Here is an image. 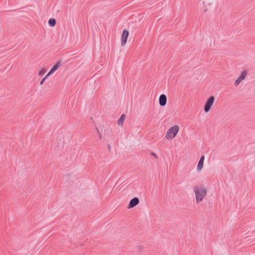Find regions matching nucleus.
<instances>
[{
  "label": "nucleus",
  "mask_w": 255,
  "mask_h": 255,
  "mask_svg": "<svg viewBox=\"0 0 255 255\" xmlns=\"http://www.w3.org/2000/svg\"><path fill=\"white\" fill-rule=\"evenodd\" d=\"M180 130L178 125H174L170 127L166 131L165 134V138L167 140H172L177 135Z\"/></svg>",
  "instance_id": "2"
},
{
  "label": "nucleus",
  "mask_w": 255,
  "mask_h": 255,
  "mask_svg": "<svg viewBox=\"0 0 255 255\" xmlns=\"http://www.w3.org/2000/svg\"><path fill=\"white\" fill-rule=\"evenodd\" d=\"M151 154L152 156H154L155 157H156V158L157 157V155H156V154L155 153H154V152H151Z\"/></svg>",
  "instance_id": "14"
},
{
  "label": "nucleus",
  "mask_w": 255,
  "mask_h": 255,
  "mask_svg": "<svg viewBox=\"0 0 255 255\" xmlns=\"http://www.w3.org/2000/svg\"><path fill=\"white\" fill-rule=\"evenodd\" d=\"M193 192L195 194L196 201L197 203L202 202L208 194V188L203 185L194 186Z\"/></svg>",
  "instance_id": "1"
},
{
  "label": "nucleus",
  "mask_w": 255,
  "mask_h": 255,
  "mask_svg": "<svg viewBox=\"0 0 255 255\" xmlns=\"http://www.w3.org/2000/svg\"><path fill=\"white\" fill-rule=\"evenodd\" d=\"M205 156L202 155L198 161L197 166V171L199 172L202 171L204 167V163L205 160Z\"/></svg>",
  "instance_id": "6"
},
{
  "label": "nucleus",
  "mask_w": 255,
  "mask_h": 255,
  "mask_svg": "<svg viewBox=\"0 0 255 255\" xmlns=\"http://www.w3.org/2000/svg\"><path fill=\"white\" fill-rule=\"evenodd\" d=\"M215 98L213 96L208 97L204 105L203 110L205 113L210 112L214 104Z\"/></svg>",
  "instance_id": "3"
},
{
  "label": "nucleus",
  "mask_w": 255,
  "mask_h": 255,
  "mask_svg": "<svg viewBox=\"0 0 255 255\" xmlns=\"http://www.w3.org/2000/svg\"><path fill=\"white\" fill-rule=\"evenodd\" d=\"M247 73L246 71H242L241 73V75L238 77V78L235 82V86H237L239 85V84L245 79L247 76Z\"/></svg>",
  "instance_id": "7"
},
{
  "label": "nucleus",
  "mask_w": 255,
  "mask_h": 255,
  "mask_svg": "<svg viewBox=\"0 0 255 255\" xmlns=\"http://www.w3.org/2000/svg\"><path fill=\"white\" fill-rule=\"evenodd\" d=\"M126 116L125 115H122L120 119L118 120L117 124L119 126L122 127L125 120Z\"/></svg>",
  "instance_id": "10"
},
{
  "label": "nucleus",
  "mask_w": 255,
  "mask_h": 255,
  "mask_svg": "<svg viewBox=\"0 0 255 255\" xmlns=\"http://www.w3.org/2000/svg\"><path fill=\"white\" fill-rule=\"evenodd\" d=\"M61 66V62H57L54 66H53V67L51 69L50 71L47 74V76H50L53 73H54L57 69L60 67Z\"/></svg>",
  "instance_id": "9"
},
{
  "label": "nucleus",
  "mask_w": 255,
  "mask_h": 255,
  "mask_svg": "<svg viewBox=\"0 0 255 255\" xmlns=\"http://www.w3.org/2000/svg\"><path fill=\"white\" fill-rule=\"evenodd\" d=\"M46 72V69L44 68H42L39 72V75H42Z\"/></svg>",
  "instance_id": "12"
},
{
  "label": "nucleus",
  "mask_w": 255,
  "mask_h": 255,
  "mask_svg": "<svg viewBox=\"0 0 255 255\" xmlns=\"http://www.w3.org/2000/svg\"><path fill=\"white\" fill-rule=\"evenodd\" d=\"M129 32L128 30L125 29L123 31L121 37V47H125L127 43L128 39L129 36Z\"/></svg>",
  "instance_id": "4"
},
{
  "label": "nucleus",
  "mask_w": 255,
  "mask_h": 255,
  "mask_svg": "<svg viewBox=\"0 0 255 255\" xmlns=\"http://www.w3.org/2000/svg\"><path fill=\"white\" fill-rule=\"evenodd\" d=\"M139 203V200L138 198L134 197L130 201L128 205L127 206V208L129 209H131L137 205Z\"/></svg>",
  "instance_id": "5"
},
{
  "label": "nucleus",
  "mask_w": 255,
  "mask_h": 255,
  "mask_svg": "<svg viewBox=\"0 0 255 255\" xmlns=\"http://www.w3.org/2000/svg\"><path fill=\"white\" fill-rule=\"evenodd\" d=\"M56 20L54 18H50L48 20V24L51 26H54L56 25Z\"/></svg>",
  "instance_id": "11"
},
{
  "label": "nucleus",
  "mask_w": 255,
  "mask_h": 255,
  "mask_svg": "<svg viewBox=\"0 0 255 255\" xmlns=\"http://www.w3.org/2000/svg\"><path fill=\"white\" fill-rule=\"evenodd\" d=\"M167 103V97L164 94H161L159 98V104L160 106H165Z\"/></svg>",
  "instance_id": "8"
},
{
  "label": "nucleus",
  "mask_w": 255,
  "mask_h": 255,
  "mask_svg": "<svg viewBox=\"0 0 255 255\" xmlns=\"http://www.w3.org/2000/svg\"><path fill=\"white\" fill-rule=\"evenodd\" d=\"M49 76H47V74L46 75V76L41 80L40 81V85H42L44 82H45V80L49 77Z\"/></svg>",
  "instance_id": "13"
}]
</instances>
